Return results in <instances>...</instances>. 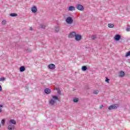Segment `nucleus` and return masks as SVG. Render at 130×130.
<instances>
[{
    "label": "nucleus",
    "mask_w": 130,
    "mask_h": 130,
    "mask_svg": "<svg viewBox=\"0 0 130 130\" xmlns=\"http://www.w3.org/2000/svg\"><path fill=\"white\" fill-rule=\"evenodd\" d=\"M8 129L9 130H14L15 129V125L12 124H8Z\"/></svg>",
    "instance_id": "9d476101"
},
{
    "label": "nucleus",
    "mask_w": 130,
    "mask_h": 130,
    "mask_svg": "<svg viewBox=\"0 0 130 130\" xmlns=\"http://www.w3.org/2000/svg\"><path fill=\"white\" fill-rule=\"evenodd\" d=\"M1 107L3 108V107H4V106L3 105H0V113H2V112H3V110L2 109V108H1Z\"/></svg>",
    "instance_id": "393cba45"
},
{
    "label": "nucleus",
    "mask_w": 130,
    "mask_h": 130,
    "mask_svg": "<svg viewBox=\"0 0 130 130\" xmlns=\"http://www.w3.org/2000/svg\"><path fill=\"white\" fill-rule=\"evenodd\" d=\"M52 98L49 101V104L50 105H51L52 106H53L54 104H55V101L58 100V96L56 95H52Z\"/></svg>",
    "instance_id": "f257e3e1"
},
{
    "label": "nucleus",
    "mask_w": 130,
    "mask_h": 130,
    "mask_svg": "<svg viewBox=\"0 0 130 130\" xmlns=\"http://www.w3.org/2000/svg\"><path fill=\"white\" fill-rule=\"evenodd\" d=\"M66 21L67 24H73V22H74V20L73 19V18L71 17H67Z\"/></svg>",
    "instance_id": "7ed1b4c3"
},
{
    "label": "nucleus",
    "mask_w": 130,
    "mask_h": 130,
    "mask_svg": "<svg viewBox=\"0 0 130 130\" xmlns=\"http://www.w3.org/2000/svg\"><path fill=\"white\" fill-rule=\"evenodd\" d=\"M25 70H26V68H25L24 66H21L19 69L20 72L21 73H23V72H25Z\"/></svg>",
    "instance_id": "4468645a"
},
{
    "label": "nucleus",
    "mask_w": 130,
    "mask_h": 130,
    "mask_svg": "<svg viewBox=\"0 0 130 130\" xmlns=\"http://www.w3.org/2000/svg\"><path fill=\"white\" fill-rule=\"evenodd\" d=\"M114 39H115V40H116V41H118V40H119V39H120V35H116L114 37Z\"/></svg>",
    "instance_id": "ddd939ff"
},
{
    "label": "nucleus",
    "mask_w": 130,
    "mask_h": 130,
    "mask_svg": "<svg viewBox=\"0 0 130 130\" xmlns=\"http://www.w3.org/2000/svg\"><path fill=\"white\" fill-rule=\"evenodd\" d=\"M87 66H82L81 70L82 71H83V72L86 71V70H87Z\"/></svg>",
    "instance_id": "f3484780"
},
{
    "label": "nucleus",
    "mask_w": 130,
    "mask_h": 130,
    "mask_svg": "<svg viewBox=\"0 0 130 130\" xmlns=\"http://www.w3.org/2000/svg\"><path fill=\"white\" fill-rule=\"evenodd\" d=\"M126 30L127 31V32H129V31H130V28H127L126 29Z\"/></svg>",
    "instance_id": "7c9ffc66"
},
{
    "label": "nucleus",
    "mask_w": 130,
    "mask_h": 130,
    "mask_svg": "<svg viewBox=\"0 0 130 130\" xmlns=\"http://www.w3.org/2000/svg\"><path fill=\"white\" fill-rule=\"evenodd\" d=\"M125 76V73L123 71H120L118 73V76L119 78H123Z\"/></svg>",
    "instance_id": "0eeeda50"
},
{
    "label": "nucleus",
    "mask_w": 130,
    "mask_h": 130,
    "mask_svg": "<svg viewBox=\"0 0 130 130\" xmlns=\"http://www.w3.org/2000/svg\"><path fill=\"white\" fill-rule=\"evenodd\" d=\"M0 91H3V88L2 87V86L0 85Z\"/></svg>",
    "instance_id": "473e14b6"
},
{
    "label": "nucleus",
    "mask_w": 130,
    "mask_h": 130,
    "mask_svg": "<svg viewBox=\"0 0 130 130\" xmlns=\"http://www.w3.org/2000/svg\"><path fill=\"white\" fill-rule=\"evenodd\" d=\"M44 92L45 94H50V93H51V90L49 88H46L44 89Z\"/></svg>",
    "instance_id": "f8f14e48"
},
{
    "label": "nucleus",
    "mask_w": 130,
    "mask_h": 130,
    "mask_svg": "<svg viewBox=\"0 0 130 130\" xmlns=\"http://www.w3.org/2000/svg\"><path fill=\"white\" fill-rule=\"evenodd\" d=\"M2 25H6L7 24V21H6L5 20H3L2 22Z\"/></svg>",
    "instance_id": "4be33fe9"
},
{
    "label": "nucleus",
    "mask_w": 130,
    "mask_h": 130,
    "mask_svg": "<svg viewBox=\"0 0 130 130\" xmlns=\"http://www.w3.org/2000/svg\"><path fill=\"white\" fill-rule=\"evenodd\" d=\"M104 107V106L103 105H102L100 107V109H102V108Z\"/></svg>",
    "instance_id": "c756f323"
},
{
    "label": "nucleus",
    "mask_w": 130,
    "mask_h": 130,
    "mask_svg": "<svg viewBox=\"0 0 130 130\" xmlns=\"http://www.w3.org/2000/svg\"><path fill=\"white\" fill-rule=\"evenodd\" d=\"M75 40L76 41H80L82 40V36L81 35L76 34L75 37Z\"/></svg>",
    "instance_id": "39448f33"
},
{
    "label": "nucleus",
    "mask_w": 130,
    "mask_h": 130,
    "mask_svg": "<svg viewBox=\"0 0 130 130\" xmlns=\"http://www.w3.org/2000/svg\"><path fill=\"white\" fill-rule=\"evenodd\" d=\"M5 122H6V120H5V119L2 120L1 123H2V125H5Z\"/></svg>",
    "instance_id": "5701e85b"
},
{
    "label": "nucleus",
    "mask_w": 130,
    "mask_h": 130,
    "mask_svg": "<svg viewBox=\"0 0 130 130\" xmlns=\"http://www.w3.org/2000/svg\"><path fill=\"white\" fill-rule=\"evenodd\" d=\"M11 17H18V14L17 13H11L10 14Z\"/></svg>",
    "instance_id": "dca6fc26"
},
{
    "label": "nucleus",
    "mask_w": 130,
    "mask_h": 130,
    "mask_svg": "<svg viewBox=\"0 0 130 130\" xmlns=\"http://www.w3.org/2000/svg\"><path fill=\"white\" fill-rule=\"evenodd\" d=\"M109 81H110V79L108 78L107 77L106 78L105 82L106 83H108V84H109Z\"/></svg>",
    "instance_id": "412c9836"
},
{
    "label": "nucleus",
    "mask_w": 130,
    "mask_h": 130,
    "mask_svg": "<svg viewBox=\"0 0 130 130\" xmlns=\"http://www.w3.org/2000/svg\"><path fill=\"white\" fill-rule=\"evenodd\" d=\"M119 105L118 104L111 105L108 107L109 110H112L113 109H117Z\"/></svg>",
    "instance_id": "f03ea898"
},
{
    "label": "nucleus",
    "mask_w": 130,
    "mask_h": 130,
    "mask_svg": "<svg viewBox=\"0 0 130 130\" xmlns=\"http://www.w3.org/2000/svg\"><path fill=\"white\" fill-rule=\"evenodd\" d=\"M76 8L77 10H79V11H84V7L80 4L76 6Z\"/></svg>",
    "instance_id": "423d86ee"
},
{
    "label": "nucleus",
    "mask_w": 130,
    "mask_h": 130,
    "mask_svg": "<svg viewBox=\"0 0 130 130\" xmlns=\"http://www.w3.org/2000/svg\"><path fill=\"white\" fill-rule=\"evenodd\" d=\"M5 80H6V78H5V77L1 78V79H0L1 81H5Z\"/></svg>",
    "instance_id": "bb28decb"
},
{
    "label": "nucleus",
    "mask_w": 130,
    "mask_h": 130,
    "mask_svg": "<svg viewBox=\"0 0 130 130\" xmlns=\"http://www.w3.org/2000/svg\"><path fill=\"white\" fill-rule=\"evenodd\" d=\"M79 102V99H73V102L77 103V102Z\"/></svg>",
    "instance_id": "b1692460"
},
{
    "label": "nucleus",
    "mask_w": 130,
    "mask_h": 130,
    "mask_svg": "<svg viewBox=\"0 0 130 130\" xmlns=\"http://www.w3.org/2000/svg\"><path fill=\"white\" fill-rule=\"evenodd\" d=\"M108 26L109 28H113V27H114V25H113V24H111V23L108 24Z\"/></svg>",
    "instance_id": "a211bd4d"
},
{
    "label": "nucleus",
    "mask_w": 130,
    "mask_h": 130,
    "mask_svg": "<svg viewBox=\"0 0 130 130\" xmlns=\"http://www.w3.org/2000/svg\"><path fill=\"white\" fill-rule=\"evenodd\" d=\"M99 93V90H96L93 91V94H95V95H97V94Z\"/></svg>",
    "instance_id": "aec40b11"
},
{
    "label": "nucleus",
    "mask_w": 130,
    "mask_h": 130,
    "mask_svg": "<svg viewBox=\"0 0 130 130\" xmlns=\"http://www.w3.org/2000/svg\"><path fill=\"white\" fill-rule=\"evenodd\" d=\"M31 50H30V49H26L25 50V52H26V53H29V52H31Z\"/></svg>",
    "instance_id": "a878e982"
},
{
    "label": "nucleus",
    "mask_w": 130,
    "mask_h": 130,
    "mask_svg": "<svg viewBox=\"0 0 130 130\" xmlns=\"http://www.w3.org/2000/svg\"><path fill=\"white\" fill-rule=\"evenodd\" d=\"M56 32H58L59 31V27H56L55 29Z\"/></svg>",
    "instance_id": "c85d7f7f"
},
{
    "label": "nucleus",
    "mask_w": 130,
    "mask_h": 130,
    "mask_svg": "<svg viewBox=\"0 0 130 130\" xmlns=\"http://www.w3.org/2000/svg\"><path fill=\"white\" fill-rule=\"evenodd\" d=\"M41 28H45V25H41Z\"/></svg>",
    "instance_id": "72a5a7b5"
},
{
    "label": "nucleus",
    "mask_w": 130,
    "mask_h": 130,
    "mask_svg": "<svg viewBox=\"0 0 130 130\" xmlns=\"http://www.w3.org/2000/svg\"><path fill=\"white\" fill-rule=\"evenodd\" d=\"M31 10L32 13H34V14L37 12V8H36V6H34L31 7Z\"/></svg>",
    "instance_id": "9b49d317"
},
{
    "label": "nucleus",
    "mask_w": 130,
    "mask_h": 130,
    "mask_svg": "<svg viewBox=\"0 0 130 130\" xmlns=\"http://www.w3.org/2000/svg\"><path fill=\"white\" fill-rule=\"evenodd\" d=\"M125 57H127V56H130V51H128L125 55Z\"/></svg>",
    "instance_id": "6ab92c4d"
},
{
    "label": "nucleus",
    "mask_w": 130,
    "mask_h": 130,
    "mask_svg": "<svg viewBox=\"0 0 130 130\" xmlns=\"http://www.w3.org/2000/svg\"><path fill=\"white\" fill-rule=\"evenodd\" d=\"M76 35H77L76 32L73 31L70 33V34L68 35V38H74V37H76Z\"/></svg>",
    "instance_id": "20e7f679"
},
{
    "label": "nucleus",
    "mask_w": 130,
    "mask_h": 130,
    "mask_svg": "<svg viewBox=\"0 0 130 130\" xmlns=\"http://www.w3.org/2000/svg\"><path fill=\"white\" fill-rule=\"evenodd\" d=\"M92 39H96V36H92Z\"/></svg>",
    "instance_id": "2f4dec72"
},
{
    "label": "nucleus",
    "mask_w": 130,
    "mask_h": 130,
    "mask_svg": "<svg viewBox=\"0 0 130 130\" xmlns=\"http://www.w3.org/2000/svg\"><path fill=\"white\" fill-rule=\"evenodd\" d=\"M48 68L50 70H54L55 69V65L54 64H50L48 66Z\"/></svg>",
    "instance_id": "1a4fd4ad"
},
{
    "label": "nucleus",
    "mask_w": 130,
    "mask_h": 130,
    "mask_svg": "<svg viewBox=\"0 0 130 130\" xmlns=\"http://www.w3.org/2000/svg\"><path fill=\"white\" fill-rule=\"evenodd\" d=\"M7 124H17V122H16V120L14 119H10Z\"/></svg>",
    "instance_id": "6e6552de"
},
{
    "label": "nucleus",
    "mask_w": 130,
    "mask_h": 130,
    "mask_svg": "<svg viewBox=\"0 0 130 130\" xmlns=\"http://www.w3.org/2000/svg\"><path fill=\"white\" fill-rule=\"evenodd\" d=\"M29 30H30L31 31H32V30H33L32 27H30L29 28Z\"/></svg>",
    "instance_id": "c9c22d12"
},
{
    "label": "nucleus",
    "mask_w": 130,
    "mask_h": 130,
    "mask_svg": "<svg viewBox=\"0 0 130 130\" xmlns=\"http://www.w3.org/2000/svg\"><path fill=\"white\" fill-rule=\"evenodd\" d=\"M57 93H58V94H59V95H61V91H60V90L59 89L57 91Z\"/></svg>",
    "instance_id": "cd10ccee"
},
{
    "label": "nucleus",
    "mask_w": 130,
    "mask_h": 130,
    "mask_svg": "<svg viewBox=\"0 0 130 130\" xmlns=\"http://www.w3.org/2000/svg\"><path fill=\"white\" fill-rule=\"evenodd\" d=\"M68 10V11H76V8L73 6H70Z\"/></svg>",
    "instance_id": "2eb2a0df"
},
{
    "label": "nucleus",
    "mask_w": 130,
    "mask_h": 130,
    "mask_svg": "<svg viewBox=\"0 0 130 130\" xmlns=\"http://www.w3.org/2000/svg\"><path fill=\"white\" fill-rule=\"evenodd\" d=\"M55 90H56V91H58V90H59V88H55Z\"/></svg>",
    "instance_id": "f704fd0d"
},
{
    "label": "nucleus",
    "mask_w": 130,
    "mask_h": 130,
    "mask_svg": "<svg viewBox=\"0 0 130 130\" xmlns=\"http://www.w3.org/2000/svg\"><path fill=\"white\" fill-rule=\"evenodd\" d=\"M0 127H1V125H0Z\"/></svg>",
    "instance_id": "e433bc0d"
}]
</instances>
